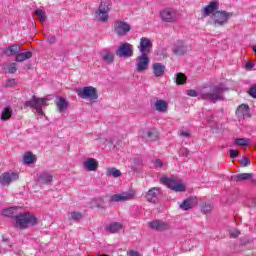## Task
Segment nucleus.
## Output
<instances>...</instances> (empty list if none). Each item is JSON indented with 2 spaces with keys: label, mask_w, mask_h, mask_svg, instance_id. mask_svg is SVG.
Here are the masks:
<instances>
[{
  "label": "nucleus",
  "mask_w": 256,
  "mask_h": 256,
  "mask_svg": "<svg viewBox=\"0 0 256 256\" xmlns=\"http://www.w3.org/2000/svg\"><path fill=\"white\" fill-rule=\"evenodd\" d=\"M225 91V84L221 82L218 86H213L208 89H204L201 92V97L206 101H217L223 99V92Z\"/></svg>",
  "instance_id": "obj_1"
},
{
  "label": "nucleus",
  "mask_w": 256,
  "mask_h": 256,
  "mask_svg": "<svg viewBox=\"0 0 256 256\" xmlns=\"http://www.w3.org/2000/svg\"><path fill=\"white\" fill-rule=\"evenodd\" d=\"M16 221V227L18 229H27L29 225L32 227H35L37 223H39V219L35 217V215L29 214V213H22L15 216Z\"/></svg>",
  "instance_id": "obj_2"
},
{
  "label": "nucleus",
  "mask_w": 256,
  "mask_h": 256,
  "mask_svg": "<svg viewBox=\"0 0 256 256\" xmlns=\"http://www.w3.org/2000/svg\"><path fill=\"white\" fill-rule=\"evenodd\" d=\"M148 227L152 229V231H158L159 233H163L165 231H171L173 229V226H171V223L163 220H152L148 223Z\"/></svg>",
  "instance_id": "obj_3"
},
{
  "label": "nucleus",
  "mask_w": 256,
  "mask_h": 256,
  "mask_svg": "<svg viewBox=\"0 0 256 256\" xmlns=\"http://www.w3.org/2000/svg\"><path fill=\"white\" fill-rule=\"evenodd\" d=\"M78 97H80V99H91L93 101L99 99V94L95 87L86 86L78 90Z\"/></svg>",
  "instance_id": "obj_4"
},
{
  "label": "nucleus",
  "mask_w": 256,
  "mask_h": 256,
  "mask_svg": "<svg viewBox=\"0 0 256 256\" xmlns=\"http://www.w3.org/2000/svg\"><path fill=\"white\" fill-rule=\"evenodd\" d=\"M137 197V191L128 190L121 194H115L110 197V203H119V201H133Z\"/></svg>",
  "instance_id": "obj_5"
},
{
  "label": "nucleus",
  "mask_w": 256,
  "mask_h": 256,
  "mask_svg": "<svg viewBox=\"0 0 256 256\" xmlns=\"http://www.w3.org/2000/svg\"><path fill=\"white\" fill-rule=\"evenodd\" d=\"M47 98H37L35 96L32 97L30 101H26L25 107H31L32 109H36L37 113L43 115V105L47 103Z\"/></svg>",
  "instance_id": "obj_6"
},
{
  "label": "nucleus",
  "mask_w": 256,
  "mask_h": 256,
  "mask_svg": "<svg viewBox=\"0 0 256 256\" xmlns=\"http://www.w3.org/2000/svg\"><path fill=\"white\" fill-rule=\"evenodd\" d=\"M131 31V25L125 21H116L114 23V33L118 35V37H125L127 33Z\"/></svg>",
  "instance_id": "obj_7"
},
{
  "label": "nucleus",
  "mask_w": 256,
  "mask_h": 256,
  "mask_svg": "<svg viewBox=\"0 0 256 256\" xmlns=\"http://www.w3.org/2000/svg\"><path fill=\"white\" fill-rule=\"evenodd\" d=\"M15 181H19V172H4L0 176V185L3 186L11 185Z\"/></svg>",
  "instance_id": "obj_8"
},
{
  "label": "nucleus",
  "mask_w": 256,
  "mask_h": 256,
  "mask_svg": "<svg viewBox=\"0 0 256 256\" xmlns=\"http://www.w3.org/2000/svg\"><path fill=\"white\" fill-rule=\"evenodd\" d=\"M160 19H162L164 23H175V21H177V12L170 8H165L160 12Z\"/></svg>",
  "instance_id": "obj_9"
},
{
  "label": "nucleus",
  "mask_w": 256,
  "mask_h": 256,
  "mask_svg": "<svg viewBox=\"0 0 256 256\" xmlns=\"http://www.w3.org/2000/svg\"><path fill=\"white\" fill-rule=\"evenodd\" d=\"M149 69V56L147 54H142L136 59V71L141 73Z\"/></svg>",
  "instance_id": "obj_10"
},
{
  "label": "nucleus",
  "mask_w": 256,
  "mask_h": 256,
  "mask_svg": "<svg viewBox=\"0 0 256 256\" xmlns=\"http://www.w3.org/2000/svg\"><path fill=\"white\" fill-rule=\"evenodd\" d=\"M118 57H133V45L129 43H123L116 51Z\"/></svg>",
  "instance_id": "obj_11"
},
{
  "label": "nucleus",
  "mask_w": 256,
  "mask_h": 256,
  "mask_svg": "<svg viewBox=\"0 0 256 256\" xmlns=\"http://www.w3.org/2000/svg\"><path fill=\"white\" fill-rule=\"evenodd\" d=\"M219 11V2H210L202 9V16L209 17V15H215Z\"/></svg>",
  "instance_id": "obj_12"
},
{
  "label": "nucleus",
  "mask_w": 256,
  "mask_h": 256,
  "mask_svg": "<svg viewBox=\"0 0 256 256\" xmlns=\"http://www.w3.org/2000/svg\"><path fill=\"white\" fill-rule=\"evenodd\" d=\"M159 195H161V188L152 187L146 193L145 199L148 203H157V197H159Z\"/></svg>",
  "instance_id": "obj_13"
},
{
  "label": "nucleus",
  "mask_w": 256,
  "mask_h": 256,
  "mask_svg": "<svg viewBox=\"0 0 256 256\" xmlns=\"http://www.w3.org/2000/svg\"><path fill=\"white\" fill-rule=\"evenodd\" d=\"M198 203L199 202L197 201V197L191 196L183 200V202L180 204V209H182V211H189V209H193V207H196Z\"/></svg>",
  "instance_id": "obj_14"
},
{
  "label": "nucleus",
  "mask_w": 256,
  "mask_h": 256,
  "mask_svg": "<svg viewBox=\"0 0 256 256\" xmlns=\"http://www.w3.org/2000/svg\"><path fill=\"white\" fill-rule=\"evenodd\" d=\"M236 115L240 119H247V117H251V108L247 104H241L236 109Z\"/></svg>",
  "instance_id": "obj_15"
},
{
  "label": "nucleus",
  "mask_w": 256,
  "mask_h": 256,
  "mask_svg": "<svg viewBox=\"0 0 256 256\" xmlns=\"http://www.w3.org/2000/svg\"><path fill=\"white\" fill-rule=\"evenodd\" d=\"M153 45V43L151 42V40L147 37H142L140 39V47L139 50L142 54H147L149 53V49H151V46Z\"/></svg>",
  "instance_id": "obj_16"
},
{
  "label": "nucleus",
  "mask_w": 256,
  "mask_h": 256,
  "mask_svg": "<svg viewBox=\"0 0 256 256\" xmlns=\"http://www.w3.org/2000/svg\"><path fill=\"white\" fill-rule=\"evenodd\" d=\"M173 52L175 55H185L187 53V45H185V42L179 40L175 43Z\"/></svg>",
  "instance_id": "obj_17"
},
{
  "label": "nucleus",
  "mask_w": 256,
  "mask_h": 256,
  "mask_svg": "<svg viewBox=\"0 0 256 256\" xmlns=\"http://www.w3.org/2000/svg\"><path fill=\"white\" fill-rule=\"evenodd\" d=\"M212 19H213L214 25L216 27L223 25V23H225V12L224 11H216L212 15Z\"/></svg>",
  "instance_id": "obj_18"
},
{
  "label": "nucleus",
  "mask_w": 256,
  "mask_h": 256,
  "mask_svg": "<svg viewBox=\"0 0 256 256\" xmlns=\"http://www.w3.org/2000/svg\"><path fill=\"white\" fill-rule=\"evenodd\" d=\"M98 167L99 162L95 158H88L84 162V169H86V171H97Z\"/></svg>",
  "instance_id": "obj_19"
},
{
  "label": "nucleus",
  "mask_w": 256,
  "mask_h": 256,
  "mask_svg": "<svg viewBox=\"0 0 256 256\" xmlns=\"http://www.w3.org/2000/svg\"><path fill=\"white\" fill-rule=\"evenodd\" d=\"M95 18H96L100 23H107V21H109V11L98 9V10L95 12Z\"/></svg>",
  "instance_id": "obj_20"
},
{
  "label": "nucleus",
  "mask_w": 256,
  "mask_h": 256,
  "mask_svg": "<svg viewBox=\"0 0 256 256\" xmlns=\"http://www.w3.org/2000/svg\"><path fill=\"white\" fill-rule=\"evenodd\" d=\"M154 108L159 113H167V109H169V104H167V101L165 100H156Z\"/></svg>",
  "instance_id": "obj_21"
},
{
  "label": "nucleus",
  "mask_w": 256,
  "mask_h": 256,
  "mask_svg": "<svg viewBox=\"0 0 256 256\" xmlns=\"http://www.w3.org/2000/svg\"><path fill=\"white\" fill-rule=\"evenodd\" d=\"M152 71L155 77H163L165 73V65L161 63H154L152 65Z\"/></svg>",
  "instance_id": "obj_22"
},
{
  "label": "nucleus",
  "mask_w": 256,
  "mask_h": 256,
  "mask_svg": "<svg viewBox=\"0 0 256 256\" xmlns=\"http://www.w3.org/2000/svg\"><path fill=\"white\" fill-rule=\"evenodd\" d=\"M33 57V52L28 51V52H23V53H18L16 55L15 61L16 63H23V61H27V59H31Z\"/></svg>",
  "instance_id": "obj_23"
},
{
  "label": "nucleus",
  "mask_w": 256,
  "mask_h": 256,
  "mask_svg": "<svg viewBox=\"0 0 256 256\" xmlns=\"http://www.w3.org/2000/svg\"><path fill=\"white\" fill-rule=\"evenodd\" d=\"M105 229L110 233H118V231H121V229H123V224L119 222H113L107 225Z\"/></svg>",
  "instance_id": "obj_24"
},
{
  "label": "nucleus",
  "mask_w": 256,
  "mask_h": 256,
  "mask_svg": "<svg viewBox=\"0 0 256 256\" xmlns=\"http://www.w3.org/2000/svg\"><path fill=\"white\" fill-rule=\"evenodd\" d=\"M38 181H40V183H43L44 185H47V183H51V181H53V174L49 172H43L39 175Z\"/></svg>",
  "instance_id": "obj_25"
},
{
  "label": "nucleus",
  "mask_w": 256,
  "mask_h": 256,
  "mask_svg": "<svg viewBox=\"0 0 256 256\" xmlns=\"http://www.w3.org/2000/svg\"><path fill=\"white\" fill-rule=\"evenodd\" d=\"M56 107L59 113H63V111H66L67 107H69V103L67 102V100H65V98L60 97L58 99V102H56Z\"/></svg>",
  "instance_id": "obj_26"
},
{
  "label": "nucleus",
  "mask_w": 256,
  "mask_h": 256,
  "mask_svg": "<svg viewBox=\"0 0 256 256\" xmlns=\"http://www.w3.org/2000/svg\"><path fill=\"white\" fill-rule=\"evenodd\" d=\"M160 183H162L164 185H167L168 189H171L172 191H174L178 182L175 181L174 179H169L167 177H162L160 179Z\"/></svg>",
  "instance_id": "obj_27"
},
{
  "label": "nucleus",
  "mask_w": 256,
  "mask_h": 256,
  "mask_svg": "<svg viewBox=\"0 0 256 256\" xmlns=\"http://www.w3.org/2000/svg\"><path fill=\"white\" fill-rule=\"evenodd\" d=\"M213 209H214V205L211 201L204 202L201 205V211L204 215H209L210 213H212Z\"/></svg>",
  "instance_id": "obj_28"
},
{
  "label": "nucleus",
  "mask_w": 256,
  "mask_h": 256,
  "mask_svg": "<svg viewBox=\"0 0 256 256\" xmlns=\"http://www.w3.org/2000/svg\"><path fill=\"white\" fill-rule=\"evenodd\" d=\"M251 179H253V173H242L234 176V181L237 183L241 181H249Z\"/></svg>",
  "instance_id": "obj_29"
},
{
  "label": "nucleus",
  "mask_w": 256,
  "mask_h": 256,
  "mask_svg": "<svg viewBox=\"0 0 256 256\" xmlns=\"http://www.w3.org/2000/svg\"><path fill=\"white\" fill-rule=\"evenodd\" d=\"M5 53L8 57L11 55H19V53H21V46L19 45L9 46Z\"/></svg>",
  "instance_id": "obj_30"
},
{
  "label": "nucleus",
  "mask_w": 256,
  "mask_h": 256,
  "mask_svg": "<svg viewBox=\"0 0 256 256\" xmlns=\"http://www.w3.org/2000/svg\"><path fill=\"white\" fill-rule=\"evenodd\" d=\"M13 117V109L11 107H6L2 111L1 120L2 121H9V119Z\"/></svg>",
  "instance_id": "obj_31"
},
{
  "label": "nucleus",
  "mask_w": 256,
  "mask_h": 256,
  "mask_svg": "<svg viewBox=\"0 0 256 256\" xmlns=\"http://www.w3.org/2000/svg\"><path fill=\"white\" fill-rule=\"evenodd\" d=\"M235 145L239 147H249L251 145V139L249 138H236L234 141Z\"/></svg>",
  "instance_id": "obj_32"
},
{
  "label": "nucleus",
  "mask_w": 256,
  "mask_h": 256,
  "mask_svg": "<svg viewBox=\"0 0 256 256\" xmlns=\"http://www.w3.org/2000/svg\"><path fill=\"white\" fill-rule=\"evenodd\" d=\"M17 207H10L2 210L4 217H15L17 215Z\"/></svg>",
  "instance_id": "obj_33"
},
{
  "label": "nucleus",
  "mask_w": 256,
  "mask_h": 256,
  "mask_svg": "<svg viewBox=\"0 0 256 256\" xmlns=\"http://www.w3.org/2000/svg\"><path fill=\"white\" fill-rule=\"evenodd\" d=\"M187 83V75L184 73L176 74V85H185Z\"/></svg>",
  "instance_id": "obj_34"
},
{
  "label": "nucleus",
  "mask_w": 256,
  "mask_h": 256,
  "mask_svg": "<svg viewBox=\"0 0 256 256\" xmlns=\"http://www.w3.org/2000/svg\"><path fill=\"white\" fill-rule=\"evenodd\" d=\"M23 162L26 163L27 165H31V163H35V155L31 152H27L23 156Z\"/></svg>",
  "instance_id": "obj_35"
},
{
  "label": "nucleus",
  "mask_w": 256,
  "mask_h": 256,
  "mask_svg": "<svg viewBox=\"0 0 256 256\" xmlns=\"http://www.w3.org/2000/svg\"><path fill=\"white\" fill-rule=\"evenodd\" d=\"M99 9L101 11H111V0H101Z\"/></svg>",
  "instance_id": "obj_36"
},
{
  "label": "nucleus",
  "mask_w": 256,
  "mask_h": 256,
  "mask_svg": "<svg viewBox=\"0 0 256 256\" xmlns=\"http://www.w3.org/2000/svg\"><path fill=\"white\" fill-rule=\"evenodd\" d=\"M102 59L106 63H113V61H115V55L111 52H106L102 55Z\"/></svg>",
  "instance_id": "obj_37"
},
{
  "label": "nucleus",
  "mask_w": 256,
  "mask_h": 256,
  "mask_svg": "<svg viewBox=\"0 0 256 256\" xmlns=\"http://www.w3.org/2000/svg\"><path fill=\"white\" fill-rule=\"evenodd\" d=\"M106 175H112L115 178L121 177V170L117 168H108L106 171Z\"/></svg>",
  "instance_id": "obj_38"
},
{
  "label": "nucleus",
  "mask_w": 256,
  "mask_h": 256,
  "mask_svg": "<svg viewBox=\"0 0 256 256\" xmlns=\"http://www.w3.org/2000/svg\"><path fill=\"white\" fill-rule=\"evenodd\" d=\"M69 221H79L83 219V214L81 212H71L68 217Z\"/></svg>",
  "instance_id": "obj_39"
},
{
  "label": "nucleus",
  "mask_w": 256,
  "mask_h": 256,
  "mask_svg": "<svg viewBox=\"0 0 256 256\" xmlns=\"http://www.w3.org/2000/svg\"><path fill=\"white\" fill-rule=\"evenodd\" d=\"M38 19L41 21V23H43L44 21L47 20V14H45V11L41 10V9H37L35 11Z\"/></svg>",
  "instance_id": "obj_40"
},
{
  "label": "nucleus",
  "mask_w": 256,
  "mask_h": 256,
  "mask_svg": "<svg viewBox=\"0 0 256 256\" xmlns=\"http://www.w3.org/2000/svg\"><path fill=\"white\" fill-rule=\"evenodd\" d=\"M176 193H185L187 191V187L183 183H177L176 187H174V190Z\"/></svg>",
  "instance_id": "obj_41"
},
{
  "label": "nucleus",
  "mask_w": 256,
  "mask_h": 256,
  "mask_svg": "<svg viewBox=\"0 0 256 256\" xmlns=\"http://www.w3.org/2000/svg\"><path fill=\"white\" fill-rule=\"evenodd\" d=\"M245 205H247V207H256V198L255 197L247 198L245 201Z\"/></svg>",
  "instance_id": "obj_42"
},
{
  "label": "nucleus",
  "mask_w": 256,
  "mask_h": 256,
  "mask_svg": "<svg viewBox=\"0 0 256 256\" xmlns=\"http://www.w3.org/2000/svg\"><path fill=\"white\" fill-rule=\"evenodd\" d=\"M17 63H15V62H13V63H11L9 66H8V73L10 74V75H13V74H15V73H17Z\"/></svg>",
  "instance_id": "obj_43"
},
{
  "label": "nucleus",
  "mask_w": 256,
  "mask_h": 256,
  "mask_svg": "<svg viewBox=\"0 0 256 256\" xmlns=\"http://www.w3.org/2000/svg\"><path fill=\"white\" fill-rule=\"evenodd\" d=\"M240 165L242 167H249V165H251V160L249 159V157L244 156L241 160H240Z\"/></svg>",
  "instance_id": "obj_44"
},
{
  "label": "nucleus",
  "mask_w": 256,
  "mask_h": 256,
  "mask_svg": "<svg viewBox=\"0 0 256 256\" xmlns=\"http://www.w3.org/2000/svg\"><path fill=\"white\" fill-rule=\"evenodd\" d=\"M229 235L230 237H232L233 239H237V237H239V235H241V232L237 229H231L229 231Z\"/></svg>",
  "instance_id": "obj_45"
},
{
  "label": "nucleus",
  "mask_w": 256,
  "mask_h": 256,
  "mask_svg": "<svg viewBox=\"0 0 256 256\" xmlns=\"http://www.w3.org/2000/svg\"><path fill=\"white\" fill-rule=\"evenodd\" d=\"M248 94L250 95V97L256 99V84L249 88Z\"/></svg>",
  "instance_id": "obj_46"
},
{
  "label": "nucleus",
  "mask_w": 256,
  "mask_h": 256,
  "mask_svg": "<svg viewBox=\"0 0 256 256\" xmlns=\"http://www.w3.org/2000/svg\"><path fill=\"white\" fill-rule=\"evenodd\" d=\"M15 85H17V82L15 81V79H9L6 82L5 87H15Z\"/></svg>",
  "instance_id": "obj_47"
},
{
  "label": "nucleus",
  "mask_w": 256,
  "mask_h": 256,
  "mask_svg": "<svg viewBox=\"0 0 256 256\" xmlns=\"http://www.w3.org/2000/svg\"><path fill=\"white\" fill-rule=\"evenodd\" d=\"M236 157H239V150H230V158L235 159Z\"/></svg>",
  "instance_id": "obj_48"
},
{
  "label": "nucleus",
  "mask_w": 256,
  "mask_h": 256,
  "mask_svg": "<svg viewBox=\"0 0 256 256\" xmlns=\"http://www.w3.org/2000/svg\"><path fill=\"white\" fill-rule=\"evenodd\" d=\"M178 135H181L182 137H191V133L189 131H179Z\"/></svg>",
  "instance_id": "obj_49"
},
{
  "label": "nucleus",
  "mask_w": 256,
  "mask_h": 256,
  "mask_svg": "<svg viewBox=\"0 0 256 256\" xmlns=\"http://www.w3.org/2000/svg\"><path fill=\"white\" fill-rule=\"evenodd\" d=\"M187 95H188L189 97H197V91H196V90H193V89L188 90V91H187Z\"/></svg>",
  "instance_id": "obj_50"
},
{
  "label": "nucleus",
  "mask_w": 256,
  "mask_h": 256,
  "mask_svg": "<svg viewBox=\"0 0 256 256\" xmlns=\"http://www.w3.org/2000/svg\"><path fill=\"white\" fill-rule=\"evenodd\" d=\"M147 137H148V139H157V137H159V136H158L157 134H155V133L149 131V132L147 133Z\"/></svg>",
  "instance_id": "obj_51"
},
{
  "label": "nucleus",
  "mask_w": 256,
  "mask_h": 256,
  "mask_svg": "<svg viewBox=\"0 0 256 256\" xmlns=\"http://www.w3.org/2000/svg\"><path fill=\"white\" fill-rule=\"evenodd\" d=\"M154 165L156 167H163V162L160 159L155 160Z\"/></svg>",
  "instance_id": "obj_52"
},
{
  "label": "nucleus",
  "mask_w": 256,
  "mask_h": 256,
  "mask_svg": "<svg viewBox=\"0 0 256 256\" xmlns=\"http://www.w3.org/2000/svg\"><path fill=\"white\" fill-rule=\"evenodd\" d=\"M246 67L248 69H252V67H254V64L252 62H249V63L246 64Z\"/></svg>",
  "instance_id": "obj_53"
},
{
  "label": "nucleus",
  "mask_w": 256,
  "mask_h": 256,
  "mask_svg": "<svg viewBox=\"0 0 256 256\" xmlns=\"http://www.w3.org/2000/svg\"><path fill=\"white\" fill-rule=\"evenodd\" d=\"M55 42H56L55 37L51 36L49 39V43H55Z\"/></svg>",
  "instance_id": "obj_54"
},
{
  "label": "nucleus",
  "mask_w": 256,
  "mask_h": 256,
  "mask_svg": "<svg viewBox=\"0 0 256 256\" xmlns=\"http://www.w3.org/2000/svg\"><path fill=\"white\" fill-rule=\"evenodd\" d=\"M186 155H189V151L187 149H184Z\"/></svg>",
  "instance_id": "obj_55"
},
{
  "label": "nucleus",
  "mask_w": 256,
  "mask_h": 256,
  "mask_svg": "<svg viewBox=\"0 0 256 256\" xmlns=\"http://www.w3.org/2000/svg\"><path fill=\"white\" fill-rule=\"evenodd\" d=\"M225 17H226V19H229V14L226 13V14H225Z\"/></svg>",
  "instance_id": "obj_56"
}]
</instances>
